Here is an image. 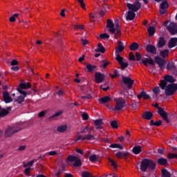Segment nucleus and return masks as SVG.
I'll return each instance as SVG.
<instances>
[{"mask_svg": "<svg viewBox=\"0 0 177 177\" xmlns=\"http://www.w3.org/2000/svg\"><path fill=\"white\" fill-rule=\"evenodd\" d=\"M93 131H95L94 127L85 126L82 128L81 131L77 133L76 140H95V136L92 134Z\"/></svg>", "mask_w": 177, "mask_h": 177, "instance_id": "nucleus-1", "label": "nucleus"}, {"mask_svg": "<svg viewBox=\"0 0 177 177\" xmlns=\"http://www.w3.org/2000/svg\"><path fill=\"white\" fill-rule=\"evenodd\" d=\"M147 168L149 169H154L156 168V163L152 160L145 159L141 162L140 169L143 172H146Z\"/></svg>", "mask_w": 177, "mask_h": 177, "instance_id": "nucleus-2", "label": "nucleus"}, {"mask_svg": "<svg viewBox=\"0 0 177 177\" xmlns=\"http://www.w3.org/2000/svg\"><path fill=\"white\" fill-rule=\"evenodd\" d=\"M177 91V84H171L167 86L165 93L166 96H172Z\"/></svg>", "mask_w": 177, "mask_h": 177, "instance_id": "nucleus-3", "label": "nucleus"}, {"mask_svg": "<svg viewBox=\"0 0 177 177\" xmlns=\"http://www.w3.org/2000/svg\"><path fill=\"white\" fill-rule=\"evenodd\" d=\"M143 1L145 2V3H147V0H143ZM127 6L128 9H129L130 10H132L133 12H138V10L140 9L141 5H140V3H139L138 0H136V3L133 4L127 3Z\"/></svg>", "mask_w": 177, "mask_h": 177, "instance_id": "nucleus-4", "label": "nucleus"}, {"mask_svg": "<svg viewBox=\"0 0 177 177\" xmlns=\"http://www.w3.org/2000/svg\"><path fill=\"white\" fill-rule=\"evenodd\" d=\"M116 103L114 110L120 111L125 106V100L121 98H114Z\"/></svg>", "mask_w": 177, "mask_h": 177, "instance_id": "nucleus-5", "label": "nucleus"}, {"mask_svg": "<svg viewBox=\"0 0 177 177\" xmlns=\"http://www.w3.org/2000/svg\"><path fill=\"white\" fill-rule=\"evenodd\" d=\"M68 161H71V162H75V163L73 164L74 167H81L82 162H81V159H80V158L77 157V156H68Z\"/></svg>", "mask_w": 177, "mask_h": 177, "instance_id": "nucleus-6", "label": "nucleus"}, {"mask_svg": "<svg viewBox=\"0 0 177 177\" xmlns=\"http://www.w3.org/2000/svg\"><path fill=\"white\" fill-rule=\"evenodd\" d=\"M154 107L158 109V113L160 115L162 116L163 120H165V121H166V122H169V120H168V116L167 115V113H165V111L164 110H162V109H161L160 107H158V103H156L154 104Z\"/></svg>", "mask_w": 177, "mask_h": 177, "instance_id": "nucleus-7", "label": "nucleus"}, {"mask_svg": "<svg viewBox=\"0 0 177 177\" xmlns=\"http://www.w3.org/2000/svg\"><path fill=\"white\" fill-rule=\"evenodd\" d=\"M115 60L119 63L121 66L122 70H124L128 67V63L124 62V58L120 57V55H115Z\"/></svg>", "mask_w": 177, "mask_h": 177, "instance_id": "nucleus-8", "label": "nucleus"}, {"mask_svg": "<svg viewBox=\"0 0 177 177\" xmlns=\"http://www.w3.org/2000/svg\"><path fill=\"white\" fill-rule=\"evenodd\" d=\"M105 75L103 73L97 72L95 74V80L97 84H102L104 81Z\"/></svg>", "mask_w": 177, "mask_h": 177, "instance_id": "nucleus-9", "label": "nucleus"}, {"mask_svg": "<svg viewBox=\"0 0 177 177\" xmlns=\"http://www.w3.org/2000/svg\"><path fill=\"white\" fill-rule=\"evenodd\" d=\"M155 63L158 64V66L160 67V70H164V68H165V61L161 59L160 57H155Z\"/></svg>", "mask_w": 177, "mask_h": 177, "instance_id": "nucleus-10", "label": "nucleus"}, {"mask_svg": "<svg viewBox=\"0 0 177 177\" xmlns=\"http://www.w3.org/2000/svg\"><path fill=\"white\" fill-rule=\"evenodd\" d=\"M18 92H19V93H21V95L19 97H17V99L16 100V102H17V103H23L24 102V98L26 97L27 93H26V91L21 90L20 88H17Z\"/></svg>", "mask_w": 177, "mask_h": 177, "instance_id": "nucleus-11", "label": "nucleus"}, {"mask_svg": "<svg viewBox=\"0 0 177 177\" xmlns=\"http://www.w3.org/2000/svg\"><path fill=\"white\" fill-rule=\"evenodd\" d=\"M167 30L171 32V34H172V35L177 34V24L170 23L169 26H167Z\"/></svg>", "mask_w": 177, "mask_h": 177, "instance_id": "nucleus-12", "label": "nucleus"}, {"mask_svg": "<svg viewBox=\"0 0 177 177\" xmlns=\"http://www.w3.org/2000/svg\"><path fill=\"white\" fill-rule=\"evenodd\" d=\"M168 1H164L161 4L160 7V15H164L167 12V9H168Z\"/></svg>", "mask_w": 177, "mask_h": 177, "instance_id": "nucleus-13", "label": "nucleus"}, {"mask_svg": "<svg viewBox=\"0 0 177 177\" xmlns=\"http://www.w3.org/2000/svg\"><path fill=\"white\" fill-rule=\"evenodd\" d=\"M122 81L125 85H127L128 88H131L133 85V80L128 77L123 76Z\"/></svg>", "mask_w": 177, "mask_h": 177, "instance_id": "nucleus-14", "label": "nucleus"}, {"mask_svg": "<svg viewBox=\"0 0 177 177\" xmlns=\"http://www.w3.org/2000/svg\"><path fill=\"white\" fill-rule=\"evenodd\" d=\"M3 97L5 103H11V102H13V99H12V97L9 95L8 91L3 93Z\"/></svg>", "mask_w": 177, "mask_h": 177, "instance_id": "nucleus-15", "label": "nucleus"}, {"mask_svg": "<svg viewBox=\"0 0 177 177\" xmlns=\"http://www.w3.org/2000/svg\"><path fill=\"white\" fill-rule=\"evenodd\" d=\"M94 127L95 129H103V120L102 119L94 120Z\"/></svg>", "mask_w": 177, "mask_h": 177, "instance_id": "nucleus-16", "label": "nucleus"}, {"mask_svg": "<svg viewBox=\"0 0 177 177\" xmlns=\"http://www.w3.org/2000/svg\"><path fill=\"white\" fill-rule=\"evenodd\" d=\"M19 130L20 129H17V130L15 129V127H9L6 131V136L9 138V136H12V135H13V133H16V132H19Z\"/></svg>", "mask_w": 177, "mask_h": 177, "instance_id": "nucleus-17", "label": "nucleus"}, {"mask_svg": "<svg viewBox=\"0 0 177 177\" xmlns=\"http://www.w3.org/2000/svg\"><path fill=\"white\" fill-rule=\"evenodd\" d=\"M89 160L91 162H99L102 158L99 155L93 154L89 156Z\"/></svg>", "mask_w": 177, "mask_h": 177, "instance_id": "nucleus-18", "label": "nucleus"}, {"mask_svg": "<svg viewBox=\"0 0 177 177\" xmlns=\"http://www.w3.org/2000/svg\"><path fill=\"white\" fill-rule=\"evenodd\" d=\"M140 63L144 64L145 67H147L149 64H151V66H153V64H154V61H153L151 58H149V59L145 58L142 59Z\"/></svg>", "mask_w": 177, "mask_h": 177, "instance_id": "nucleus-19", "label": "nucleus"}, {"mask_svg": "<svg viewBox=\"0 0 177 177\" xmlns=\"http://www.w3.org/2000/svg\"><path fill=\"white\" fill-rule=\"evenodd\" d=\"M113 32L111 34H115V38L118 39L121 37V30L120 29V26L116 25L115 29H113Z\"/></svg>", "mask_w": 177, "mask_h": 177, "instance_id": "nucleus-20", "label": "nucleus"}, {"mask_svg": "<svg viewBox=\"0 0 177 177\" xmlns=\"http://www.w3.org/2000/svg\"><path fill=\"white\" fill-rule=\"evenodd\" d=\"M106 27L109 29V32H113L115 28H114V23L111 19L107 20Z\"/></svg>", "mask_w": 177, "mask_h": 177, "instance_id": "nucleus-21", "label": "nucleus"}, {"mask_svg": "<svg viewBox=\"0 0 177 177\" xmlns=\"http://www.w3.org/2000/svg\"><path fill=\"white\" fill-rule=\"evenodd\" d=\"M124 50V44L119 41L118 46L115 48V55H120V52Z\"/></svg>", "mask_w": 177, "mask_h": 177, "instance_id": "nucleus-22", "label": "nucleus"}, {"mask_svg": "<svg viewBox=\"0 0 177 177\" xmlns=\"http://www.w3.org/2000/svg\"><path fill=\"white\" fill-rule=\"evenodd\" d=\"M168 46L171 49L172 48H175V46H177V38H171L169 41Z\"/></svg>", "mask_w": 177, "mask_h": 177, "instance_id": "nucleus-23", "label": "nucleus"}, {"mask_svg": "<svg viewBox=\"0 0 177 177\" xmlns=\"http://www.w3.org/2000/svg\"><path fill=\"white\" fill-rule=\"evenodd\" d=\"M132 153L133 154H136V156L138 154H140L142 153V147L140 145H136L132 149Z\"/></svg>", "mask_w": 177, "mask_h": 177, "instance_id": "nucleus-24", "label": "nucleus"}, {"mask_svg": "<svg viewBox=\"0 0 177 177\" xmlns=\"http://www.w3.org/2000/svg\"><path fill=\"white\" fill-rule=\"evenodd\" d=\"M147 52H149V53H153L156 54V52H157V49L156 48V46L150 44L148 45L146 48Z\"/></svg>", "mask_w": 177, "mask_h": 177, "instance_id": "nucleus-25", "label": "nucleus"}, {"mask_svg": "<svg viewBox=\"0 0 177 177\" xmlns=\"http://www.w3.org/2000/svg\"><path fill=\"white\" fill-rule=\"evenodd\" d=\"M165 44H167L165 39L164 37H160L158 41V48H163V46H165Z\"/></svg>", "mask_w": 177, "mask_h": 177, "instance_id": "nucleus-26", "label": "nucleus"}, {"mask_svg": "<svg viewBox=\"0 0 177 177\" xmlns=\"http://www.w3.org/2000/svg\"><path fill=\"white\" fill-rule=\"evenodd\" d=\"M110 100H111V98L109 96H105L103 97L100 99L98 100V102L101 104H104V103H108V102H110Z\"/></svg>", "mask_w": 177, "mask_h": 177, "instance_id": "nucleus-27", "label": "nucleus"}, {"mask_svg": "<svg viewBox=\"0 0 177 177\" xmlns=\"http://www.w3.org/2000/svg\"><path fill=\"white\" fill-rule=\"evenodd\" d=\"M19 89H28V88H31V84L30 82L28 83H21L19 84Z\"/></svg>", "mask_w": 177, "mask_h": 177, "instance_id": "nucleus-28", "label": "nucleus"}, {"mask_svg": "<svg viewBox=\"0 0 177 177\" xmlns=\"http://www.w3.org/2000/svg\"><path fill=\"white\" fill-rule=\"evenodd\" d=\"M145 120H151L153 118V113L149 111L145 112L142 115Z\"/></svg>", "mask_w": 177, "mask_h": 177, "instance_id": "nucleus-29", "label": "nucleus"}, {"mask_svg": "<svg viewBox=\"0 0 177 177\" xmlns=\"http://www.w3.org/2000/svg\"><path fill=\"white\" fill-rule=\"evenodd\" d=\"M95 52H100L101 53H104V52H106V49H104V47L102 46V44L99 43L97 48L95 49Z\"/></svg>", "mask_w": 177, "mask_h": 177, "instance_id": "nucleus-30", "label": "nucleus"}, {"mask_svg": "<svg viewBox=\"0 0 177 177\" xmlns=\"http://www.w3.org/2000/svg\"><path fill=\"white\" fill-rule=\"evenodd\" d=\"M160 55L161 56V57L165 58V57H168L169 55V50H161L159 53Z\"/></svg>", "mask_w": 177, "mask_h": 177, "instance_id": "nucleus-31", "label": "nucleus"}, {"mask_svg": "<svg viewBox=\"0 0 177 177\" xmlns=\"http://www.w3.org/2000/svg\"><path fill=\"white\" fill-rule=\"evenodd\" d=\"M109 147H111V149H120V150H124V147H122V145H121V144L118 143V144H111Z\"/></svg>", "mask_w": 177, "mask_h": 177, "instance_id": "nucleus-32", "label": "nucleus"}, {"mask_svg": "<svg viewBox=\"0 0 177 177\" xmlns=\"http://www.w3.org/2000/svg\"><path fill=\"white\" fill-rule=\"evenodd\" d=\"M135 12L129 11L127 16V20H133V19H135Z\"/></svg>", "mask_w": 177, "mask_h": 177, "instance_id": "nucleus-33", "label": "nucleus"}, {"mask_svg": "<svg viewBox=\"0 0 177 177\" xmlns=\"http://www.w3.org/2000/svg\"><path fill=\"white\" fill-rule=\"evenodd\" d=\"M9 114V111L5 109H2L0 106V117H5V115H8Z\"/></svg>", "mask_w": 177, "mask_h": 177, "instance_id": "nucleus-34", "label": "nucleus"}, {"mask_svg": "<svg viewBox=\"0 0 177 177\" xmlns=\"http://www.w3.org/2000/svg\"><path fill=\"white\" fill-rule=\"evenodd\" d=\"M142 97H143V99L146 100V99H149L150 97V96H149V95L146 94V93L145 91L141 92V93L140 95H138V99H142Z\"/></svg>", "mask_w": 177, "mask_h": 177, "instance_id": "nucleus-35", "label": "nucleus"}, {"mask_svg": "<svg viewBox=\"0 0 177 177\" xmlns=\"http://www.w3.org/2000/svg\"><path fill=\"white\" fill-rule=\"evenodd\" d=\"M164 80L167 82H175V79L174 78V77H172L171 75H166V76H165Z\"/></svg>", "mask_w": 177, "mask_h": 177, "instance_id": "nucleus-36", "label": "nucleus"}, {"mask_svg": "<svg viewBox=\"0 0 177 177\" xmlns=\"http://www.w3.org/2000/svg\"><path fill=\"white\" fill-rule=\"evenodd\" d=\"M147 31L149 32V37H151V36L154 35V34L156 32V28L155 27H149V28H148Z\"/></svg>", "mask_w": 177, "mask_h": 177, "instance_id": "nucleus-37", "label": "nucleus"}, {"mask_svg": "<svg viewBox=\"0 0 177 177\" xmlns=\"http://www.w3.org/2000/svg\"><path fill=\"white\" fill-rule=\"evenodd\" d=\"M66 130H67V126L66 125L59 126L57 129V131L60 133L66 132Z\"/></svg>", "mask_w": 177, "mask_h": 177, "instance_id": "nucleus-38", "label": "nucleus"}, {"mask_svg": "<svg viewBox=\"0 0 177 177\" xmlns=\"http://www.w3.org/2000/svg\"><path fill=\"white\" fill-rule=\"evenodd\" d=\"M86 68H87L88 71H89V73H92L93 71H95V68H96V66H93L91 64H87Z\"/></svg>", "mask_w": 177, "mask_h": 177, "instance_id": "nucleus-39", "label": "nucleus"}, {"mask_svg": "<svg viewBox=\"0 0 177 177\" xmlns=\"http://www.w3.org/2000/svg\"><path fill=\"white\" fill-rule=\"evenodd\" d=\"M168 162L167 159L160 158L158 160V163L160 164V165H165Z\"/></svg>", "mask_w": 177, "mask_h": 177, "instance_id": "nucleus-40", "label": "nucleus"}, {"mask_svg": "<svg viewBox=\"0 0 177 177\" xmlns=\"http://www.w3.org/2000/svg\"><path fill=\"white\" fill-rule=\"evenodd\" d=\"M130 49L131 50H138V49H139V44H138V43H133L130 46Z\"/></svg>", "mask_w": 177, "mask_h": 177, "instance_id": "nucleus-41", "label": "nucleus"}, {"mask_svg": "<svg viewBox=\"0 0 177 177\" xmlns=\"http://www.w3.org/2000/svg\"><path fill=\"white\" fill-rule=\"evenodd\" d=\"M77 2H79L80 5V8L83 9V10H86V6L85 5V3H84V0H77Z\"/></svg>", "mask_w": 177, "mask_h": 177, "instance_id": "nucleus-42", "label": "nucleus"}, {"mask_svg": "<svg viewBox=\"0 0 177 177\" xmlns=\"http://www.w3.org/2000/svg\"><path fill=\"white\" fill-rule=\"evenodd\" d=\"M109 64H111V62L107 59H104L102 61V67H103V68H106Z\"/></svg>", "mask_w": 177, "mask_h": 177, "instance_id": "nucleus-43", "label": "nucleus"}, {"mask_svg": "<svg viewBox=\"0 0 177 177\" xmlns=\"http://www.w3.org/2000/svg\"><path fill=\"white\" fill-rule=\"evenodd\" d=\"M159 85H160L161 89H165V87L167 86V81L160 80Z\"/></svg>", "mask_w": 177, "mask_h": 177, "instance_id": "nucleus-44", "label": "nucleus"}, {"mask_svg": "<svg viewBox=\"0 0 177 177\" xmlns=\"http://www.w3.org/2000/svg\"><path fill=\"white\" fill-rule=\"evenodd\" d=\"M111 128H113L114 129H117V128H118V123L117 122V121L113 120V121L111 122Z\"/></svg>", "mask_w": 177, "mask_h": 177, "instance_id": "nucleus-45", "label": "nucleus"}, {"mask_svg": "<svg viewBox=\"0 0 177 177\" xmlns=\"http://www.w3.org/2000/svg\"><path fill=\"white\" fill-rule=\"evenodd\" d=\"M100 38L101 39H109V38H110V35H109L107 33L100 34Z\"/></svg>", "mask_w": 177, "mask_h": 177, "instance_id": "nucleus-46", "label": "nucleus"}, {"mask_svg": "<svg viewBox=\"0 0 177 177\" xmlns=\"http://www.w3.org/2000/svg\"><path fill=\"white\" fill-rule=\"evenodd\" d=\"M153 92L156 96H158L160 95V87H153Z\"/></svg>", "mask_w": 177, "mask_h": 177, "instance_id": "nucleus-47", "label": "nucleus"}, {"mask_svg": "<svg viewBox=\"0 0 177 177\" xmlns=\"http://www.w3.org/2000/svg\"><path fill=\"white\" fill-rule=\"evenodd\" d=\"M73 28L76 30L77 31H79L80 30H84V26L83 25H75L73 26Z\"/></svg>", "mask_w": 177, "mask_h": 177, "instance_id": "nucleus-48", "label": "nucleus"}, {"mask_svg": "<svg viewBox=\"0 0 177 177\" xmlns=\"http://www.w3.org/2000/svg\"><path fill=\"white\" fill-rule=\"evenodd\" d=\"M167 70H174L175 65L172 62H169L167 66Z\"/></svg>", "mask_w": 177, "mask_h": 177, "instance_id": "nucleus-49", "label": "nucleus"}, {"mask_svg": "<svg viewBox=\"0 0 177 177\" xmlns=\"http://www.w3.org/2000/svg\"><path fill=\"white\" fill-rule=\"evenodd\" d=\"M109 162L111 167H113L114 169H117V163L115 162V161H114V160L109 159Z\"/></svg>", "mask_w": 177, "mask_h": 177, "instance_id": "nucleus-50", "label": "nucleus"}, {"mask_svg": "<svg viewBox=\"0 0 177 177\" xmlns=\"http://www.w3.org/2000/svg\"><path fill=\"white\" fill-rule=\"evenodd\" d=\"M33 165H34V160H31L28 163H24V168H27V167H32Z\"/></svg>", "mask_w": 177, "mask_h": 177, "instance_id": "nucleus-51", "label": "nucleus"}, {"mask_svg": "<svg viewBox=\"0 0 177 177\" xmlns=\"http://www.w3.org/2000/svg\"><path fill=\"white\" fill-rule=\"evenodd\" d=\"M82 177H93V176H92V174H91L89 172L83 171L82 173Z\"/></svg>", "mask_w": 177, "mask_h": 177, "instance_id": "nucleus-52", "label": "nucleus"}, {"mask_svg": "<svg viewBox=\"0 0 177 177\" xmlns=\"http://www.w3.org/2000/svg\"><path fill=\"white\" fill-rule=\"evenodd\" d=\"M57 154V151H51L50 152H48L45 153V156H56Z\"/></svg>", "mask_w": 177, "mask_h": 177, "instance_id": "nucleus-53", "label": "nucleus"}, {"mask_svg": "<svg viewBox=\"0 0 177 177\" xmlns=\"http://www.w3.org/2000/svg\"><path fill=\"white\" fill-rule=\"evenodd\" d=\"M18 16V14H15L12 17L10 18V21H11V23L16 21V17H17Z\"/></svg>", "mask_w": 177, "mask_h": 177, "instance_id": "nucleus-54", "label": "nucleus"}, {"mask_svg": "<svg viewBox=\"0 0 177 177\" xmlns=\"http://www.w3.org/2000/svg\"><path fill=\"white\" fill-rule=\"evenodd\" d=\"M82 119L84 120V121H86L89 118V115H88V113H83L82 115Z\"/></svg>", "mask_w": 177, "mask_h": 177, "instance_id": "nucleus-55", "label": "nucleus"}, {"mask_svg": "<svg viewBox=\"0 0 177 177\" xmlns=\"http://www.w3.org/2000/svg\"><path fill=\"white\" fill-rule=\"evenodd\" d=\"M129 60H132L133 62H135V55H133V53L131 52L129 55Z\"/></svg>", "mask_w": 177, "mask_h": 177, "instance_id": "nucleus-56", "label": "nucleus"}, {"mask_svg": "<svg viewBox=\"0 0 177 177\" xmlns=\"http://www.w3.org/2000/svg\"><path fill=\"white\" fill-rule=\"evenodd\" d=\"M136 58L137 62H139L142 59V55H140L139 53H136Z\"/></svg>", "mask_w": 177, "mask_h": 177, "instance_id": "nucleus-57", "label": "nucleus"}, {"mask_svg": "<svg viewBox=\"0 0 177 177\" xmlns=\"http://www.w3.org/2000/svg\"><path fill=\"white\" fill-rule=\"evenodd\" d=\"M116 157L118 158H122V157H124V153H122V152L116 153Z\"/></svg>", "mask_w": 177, "mask_h": 177, "instance_id": "nucleus-58", "label": "nucleus"}, {"mask_svg": "<svg viewBox=\"0 0 177 177\" xmlns=\"http://www.w3.org/2000/svg\"><path fill=\"white\" fill-rule=\"evenodd\" d=\"M169 158H177L176 153H169L168 155Z\"/></svg>", "mask_w": 177, "mask_h": 177, "instance_id": "nucleus-59", "label": "nucleus"}, {"mask_svg": "<svg viewBox=\"0 0 177 177\" xmlns=\"http://www.w3.org/2000/svg\"><path fill=\"white\" fill-rule=\"evenodd\" d=\"M62 17H66V9H62L60 12Z\"/></svg>", "mask_w": 177, "mask_h": 177, "instance_id": "nucleus-60", "label": "nucleus"}, {"mask_svg": "<svg viewBox=\"0 0 177 177\" xmlns=\"http://www.w3.org/2000/svg\"><path fill=\"white\" fill-rule=\"evenodd\" d=\"M17 64H19V62H17L16 59H13L11 62V66H17Z\"/></svg>", "mask_w": 177, "mask_h": 177, "instance_id": "nucleus-61", "label": "nucleus"}, {"mask_svg": "<svg viewBox=\"0 0 177 177\" xmlns=\"http://www.w3.org/2000/svg\"><path fill=\"white\" fill-rule=\"evenodd\" d=\"M31 171V168H26L25 169V175H30V172Z\"/></svg>", "mask_w": 177, "mask_h": 177, "instance_id": "nucleus-62", "label": "nucleus"}, {"mask_svg": "<svg viewBox=\"0 0 177 177\" xmlns=\"http://www.w3.org/2000/svg\"><path fill=\"white\" fill-rule=\"evenodd\" d=\"M125 136L127 139H129V138H131V133L129 132V131L128 130L126 131Z\"/></svg>", "mask_w": 177, "mask_h": 177, "instance_id": "nucleus-63", "label": "nucleus"}, {"mask_svg": "<svg viewBox=\"0 0 177 177\" xmlns=\"http://www.w3.org/2000/svg\"><path fill=\"white\" fill-rule=\"evenodd\" d=\"M11 70H12V71H19V70H20V68L19 66H12L11 68Z\"/></svg>", "mask_w": 177, "mask_h": 177, "instance_id": "nucleus-64", "label": "nucleus"}]
</instances>
